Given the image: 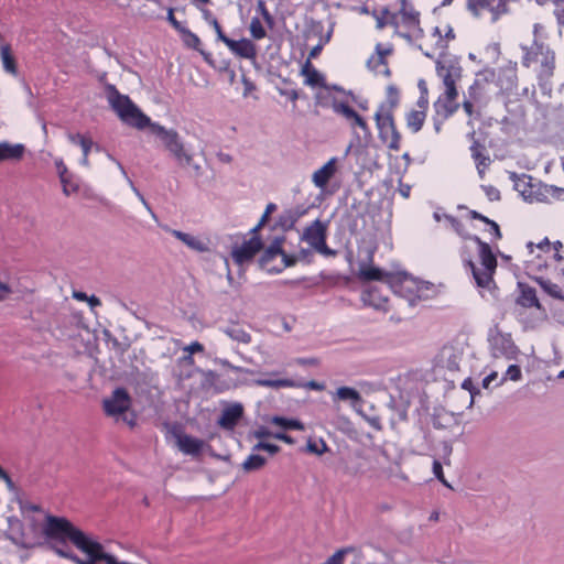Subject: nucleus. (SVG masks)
Wrapping results in <instances>:
<instances>
[{
  "mask_svg": "<svg viewBox=\"0 0 564 564\" xmlns=\"http://www.w3.org/2000/svg\"><path fill=\"white\" fill-rule=\"evenodd\" d=\"M470 240L478 246L479 265L471 260L467 262L471 270L473 276L478 288L492 292L496 286L494 282V273L497 269V259L490 246L482 241L478 236L469 237Z\"/></svg>",
  "mask_w": 564,
  "mask_h": 564,
  "instance_id": "f257e3e1",
  "label": "nucleus"
},
{
  "mask_svg": "<svg viewBox=\"0 0 564 564\" xmlns=\"http://www.w3.org/2000/svg\"><path fill=\"white\" fill-rule=\"evenodd\" d=\"M106 94L109 105L124 123L138 129L149 127L150 118L127 95L120 94L115 85L108 84Z\"/></svg>",
  "mask_w": 564,
  "mask_h": 564,
  "instance_id": "f03ea898",
  "label": "nucleus"
},
{
  "mask_svg": "<svg viewBox=\"0 0 564 564\" xmlns=\"http://www.w3.org/2000/svg\"><path fill=\"white\" fill-rule=\"evenodd\" d=\"M525 52L522 64L530 67L533 63H540L539 80L542 89L547 88V82L553 76L555 68V54L543 43L534 41L531 47L522 46Z\"/></svg>",
  "mask_w": 564,
  "mask_h": 564,
  "instance_id": "7ed1b4c3",
  "label": "nucleus"
},
{
  "mask_svg": "<svg viewBox=\"0 0 564 564\" xmlns=\"http://www.w3.org/2000/svg\"><path fill=\"white\" fill-rule=\"evenodd\" d=\"M44 535L50 540L59 542L69 541L76 547L89 539L80 529L76 528L68 519L47 514L43 528Z\"/></svg>",
  "mask_w": 564,
  "mask_h": 564,
  "instance_id": "20e7f679",
  "label": "nucleus"
},
{
  "mask_svg": "<svg viewBox=\"0 0 564 564\" xmlns=\"http://www.w3.org/2000/svg\"><path fill=\"white\" fill-rule=\"evenodd\" d=\"M523 198L530 203H550L564 199V188L555 185H547L523 174L520 183L517 184Z\"/></svg>",
  "mask_w": 564,
  "mask_h": 564,
  "instance_id": "39448f33",
  "label": "nucleus"
},
{
  "mask_svg": "<svg viewBox=\"0 0 564 564\" xmlns=\"http://www.w3.org/2000/svg\"><path fill=\"white\" fill-rule=\"evenodd\" d=\"M102 406L108 416L117 421L121 419L130 427L137 424V415L130 411L131 398L123 388H117L110 398L104 400Z\"/></svg>",
  "mask_w": 564,
  "mask_h": 564,
  "instance_id": "423d86ee",
  "label": "nucleus"
},
{
  "mask_svg": "<svg viewBox=\"0 0 564 564\" xmlns=\"http://www.w3.org/2000/svg\"><path fill=\"white\" fill-rule=\"evenodd\" d=\"M77 549L84 552L88 556V558L82 560L79 556H77L75 553L68 550L55 549V552L58 556L69 560L75 564H96L100 561L107 564V560H109L110 563H112L110 554L106 553L104 551V546L97 541L87 539L85 542L78 545Z\"/></svg>",
  "mask_w": 564,
  "mask_h": 564,
  "instance_id": "0eeeda50",
  "label": "nucleus"
},
{
  "mask_svg": "<svg viewBox=\"0 0 564 564\" xmlns=\"http://www.w3.org/2000/svg\"><path fill=\"white\" fill-rule=\"evenodd\" d=\"M327 224L319 219L314 220L304 228L301 240L307 242L310 247L319 254L330 258L337 254V251L330 249L327 243Z\"/></svg>",
  "mask_w": 564,
  "mask_h": 564,
  "instance_id": "6e6552de",
  "label": "nucleus"
},
{
  "mask_svg": "<svg viewBox=\"0 0 564 564\" xmlns=\"http://www.w3.org/2000/svg\"><path fill=\"white\" fill-rule=\"evenodd\" d=\"M375 120L381 141L384 142L390 150L399 151L401 147V134L397 130L393 113L376 111Z\"/></svg>",
  "mask_w": 564,
  "mask_h": 564,
  "instance_id": "1a4fd4ad",
  "label": "nucleus"
},
{
  "mask_svg": "<svg viewBox=\"0 0 564 564\" xmlns=\"http://www.w3.org/2000/svg\"><path fill=\"white\" fill-rule=\"evenodd\" d=\"M154 134L161 138L165 148L180 163H188L189 156L186 154L182 142L178 139V134L174 130H166L164 127L158 123L149 124Z\"/></svg>",
  "mask_w": 564,
  "mask_h": 564,
  "instance_id": "9d476101",
  "label": "nucleus"
},
{
  "mask_svg": "<svg viewBox=\"0 0 564 564\" xmlns=\"http://www.w3.org/2000/svg\"><path fill=\"white\" fill-rule=\"evenodd\" d=\"M436 74L442 79L444 90L457 89V83L463 76V67L456 58L438 59Z\"/></svg>",
  "mask_w": 564,
  "mask_h": 564,
  "instance_id": "9b49d317",
  "label": "nucleus"
},
{
  "mask_svg": "<svg viewBox=\"0 0 564 564\" xmlns=\"http://www.w3.org/2000/svg\"><path fill=\"white\" fill-rule=\"evenodd\" d=\"M488 341L491 355L495 358L505 357L507 359H514L519 352L510 334L496 330L490 334Z\"/></svg>",
  "mask_w": 564,
  "mask_h": 564,
  "instance_id": "f8f14e48",
  "label": "nucleus"
},
{
  "mask_svg": "<svg viewBox=\"0 0 564 564\" xmlns=\"http://www.w3.org/2000/svg\"><path fill=\"white\" fill-rule=\"evenodd\" d=\"M262 249L263 242L259 235H251V237L241 245L234 246L230 254L235 263L243 265L249 263Z\"/></svg>",
  "mask_w": 564,
  "mask_h": 564,
  "instance_id": "ddd939ff",
  "label": "nucleus"
},
{
  "mask_svg": "<svg viewBox=\"0 0 564 564\" xmlns=\"http://www.w3.org/2000/svg\"><path fill=\"white\" fill-rule=\"evenodd\" d=\"M375 250L369 248L366 250V258L361 259L358 263L357 276L360 281H387L389 282L392 278L391 273L384 272L381 269L371 265L373 260Z\"/></svg>",
  "mask_w": 564,
  "mask_h": 564,
  "instance_id": "4468645a",
  "label": "nucleus"
},
{
  "mask_svg": "<svg viewBox=\"0 0 564 564\" xmlns=\"http://www.w3.org/2000/svg\"><path fill=\"white\" fill-rule=\"evenodd\" d=\"M214 29L217 33L218 39L223 41L235 55L243 58L256 57V45L250 40L241 39L236 41L227 37L216 20H214Z\"/></svg>",
  "mask_w": 564,
  "mask_h": 564,
  "instance_id": "2eb2a0df",
  "label": "nucleus"
},
{
  "mask_svg": "<svg viewBox=\"0 0 564 564\" xmlns=\"http://www.w3.org/2000/svg\"><path fill=\"white\" fill-rule=\"evenodd\" d=\"M400 17L401 22L408 29H412L414 32L415 39L423 37V29L420 26V12L416 11L412 6L400 8L399 13L390 14L389 23L398 26V18Z\"/></svg>",
  "mask_w": 564,
  "mask_h": 564,
  "instance_id": "dca6fc26",
  "label": "nucleus"
},
{
  "mask_svg": "<svg viewBox=\"0 0 564 564\" xmlns=\"http://www.w3.org/2000/svg\"><path fill=\"white\" fill-rule=\"evenodd\" d=\"M458 98V89L451 88L449 90H444L434 102V110L436 116L442 117L443 120H447L452 117L458 109L459 104L457 101Z\"/></svg>",
  "mask_w": 564,
  "mask_h": 564,
  "instance_id": "f3484780",
  "label": "nucleus"
},
{
  "mask_svg": "<svg viewBox=\"0 0 564 564\" xmlns=\"http://www.w3.org/2000/svg\"><path fill=\"white\" fill-rule=\"evenodd\" d=\"M508 0H468V9L475 15H481L484 12L491 14V20L496 21L501 14L507 12Z\"/></svg>",
  "mask_w": 564,
  "mask_h": 564,
  "instance_id": "a211bd4d",
  "label": "nucleus"
},
{
  "mask_svg": "<svg viewBox=\"0 0 564 564\" xmlns=\"http://www.w3.org/2000/svg\"><path fill=\"white\" fill-rule=\"evenodd\" d=\"M223 405L224 408L217 423L221 429L231 431L242 417L243 406L239 402H223Z\"/></svg>",
  "mask_w": 564,
  "mask_h": 564,
  "instance_id": "6ab92c4d",
  "label": "nucleus"
},
{
  "mask_svg": "<svg viewBox=\"0 0 564 564\" xmlns=\"http://www.w3.org/2000/svg\"><path fill=\"white\" fill-rule=\"evenodd\" d=\"M178 449L194 458L198 457L204 448V442L181 431L174 433Z\"/></svg>",
  "mask_w": 564,
  "mask_h": 564,
  "instance_id": "aec40b11",
  "label": "nucleus"
},
{
  "mask_svg": "<svg viewBox=\"0 0 564 564\" xmlns=\"http://www.w3.org/2000/svg\"><path fill=\"white\" fill-rule=\"evenodd\" d=\"M307 213V208L302 205H297L288 209H284L278 217L275 226L283 231H288L294 228L295 224Z\"/></svg>",
  "mask_w": 564,
  "mask_h": 564,
  "instance_id": "412c9836",
  "label": "nucleus"
},
{
  "mask_svg": "<svg viewBox=\"0 0 564 564\" xmlns=\"http://www.w3.org/2000/svg\"><path fill=\"white\" fill-rule=\"evenodd\" d=\"M254 383L259 387L272 389L306 387L312 390H321L323 388L322 384L316 381H308L307 383L302 384L292 379H257Z\"/></svg>",
  "mask_w": 564,
  "mask_h": 564,
  "instance_id": "4be33fe9",
  "label": "nucleus"
},
{
  "mask_svg": "<svg viewBox=\"0 0 564 564\" xmlns=\"http://www.w3.org/2000/svg\"><path fill=\"white\" fill-rule=\"evenodd\" d=\"M337 171V159L332 158L321 169L316 170L312 175L313 184L321 189H324L329 180Z\"/></svg>",
  "mask_w": 564,
  "mask_h": 564,
  "instance_id": "5701e85b",
  "label": "nucleus"
},
{
  "mask_svg": "<svg viewBox=\"0 0 564 564\" xmlns=\"http://www.w3.org/2000/svg\"><path fill=\"white\" fill-rule=\"evenodd\" d=\"M471 158L476 162V167L479 176L482 178L486 172V169L490 165V158L487 155L486 148L479 141L474 140L470 147Z\"/></svg>",
  "mask_w": 564,
  "mask_h": 564,
  "instance_id": "b1692460",
  "label": "nucleus"
},
{
  "mask_svg": "<svg viewBox=\"0 0 564 564\" xmlns=\"http://www.w3.org/2000/svg\"><path fill=\"white\" fill-rule=\"evenodd\" d=\"M518 286L520 289V295L517 299V304L523 307H536L539 310L542 308L536 296V292L533 288L524 283H519Z\"/></svg>",
  "mask_w": 564,
  "mask_h": 564,
  "instance_id": "393cba45",
  "label": "nucleus"
},
{
  "mask_svg": "<svg viewBox=\"0 0 564 564\" xmlns=\"http://www.w3.org/2000/svg\"><path fill=\"white\" fill-rule=\"evenodd\" d=\"M362 301L366 305L372 306L376 310H388V297L380 294L377 288H369L362 293Z\"/></svg>",
  "mask_w": 564,
  "mask_h": 564,
  "instance_id": "a878e982",
  "label": "nucleus"
},
{
  "mask_svg": "<svg viewBox=\"0 0 564 564\" xmlns=\"http://www.w3.org/2000/svg\"><path fill=\"white\" fill-rule=\"evenodd\" d=\"M171 235L181 240L184 245H186L189 249L195 251H206L208 250V241H203L198 237L192 236L189 234L171 229Z\"/></svg>",
  "mask_w": 564,
  "mask_h": 564,
  "instance_id": "bb28decb",
  "label": "nucleus"
},
{
  "mask_svg": "<svg viewBox=\"0 0 564 564\" xmlns=\"http://www.w3.org/2000/svg\"><path fill=\"white\" fill-rule=\"evenodd\" d=\"M0 59L6 73L12 76L18 75V63L10 44H3L0 46Z\"/></svg>",
  "mask_w": 564,
  "mask_h": 564,
  "instance_id": "cd10ccee",
  "label": "nucleus"
},
{
  "mask_svg": "<svg viewBox=\"0 0 564 564\" xmlns=\"http://www.w3.org/2000/svg\"><path fill=\"white\" fill-rule=\"evenodd\" d=\"M24 153L23 144H11L0 142V162L8 160H20Z\"/></svg>",
  "mask_w": 564,
  "mask_h": 564,
  "instance_id": "c85d7f7f",
  "label": "nucleus"
},
{
  "mask_svg": "<svg viewBox=\"0 0 564 564\" xmlns=\"http://www.w3.org/2000/svg\"><path fill=\"white\" fill-rule=\"evenodd\" d=\"M220 330L235 341L242 344L251 343V335L239 324H232L225 328H220Z\"/></svg>",
  "mask_w": 564,
  "mask_h": 564,
  "instance_id": "c756f323",
  "label": "nucleus"
},
{
  "mask_svg": "<svg viewBox=\"0 0 564 564\" xmlns=\"http://www.w3.org/2000/svg\"><path fill=\"white\" fill-rule=\"evenodd\" d=\"M534 281L541 286V289L551 297L564 301V291L563 289L552 281L544 278H534Z\"/></svg>",
  "mask_w": 564,
  "mask_h": 564,
  "instance_id": "7c9ffc66",
  "label": "nucleus"
},
{
  "mask_svg": "<svg viewBox=\"0 0 564 564\" xmlns=\"http://www.w3.org/2000/svg\"><path fill=\"white\" fill-rule=\"evenodd\" d=\"M399 104V90L397 89L395 86L393 85H390L388 86L387 88V100L386 102H382L377 111H388L390 113H393V110L394 108L398 106Z\"/></svg>",
  "mask_w": 564,
  "mask_h": 564,
  "instance_id": "2f4dec72",
  "label": "nucleus"
},
{
  "mask_svg": "<svg viewBox=\"0 0 564 564\" xmlns=\"http://www.w3.org/2000/svg\"><path fill=\"white\" fill-rule=\"evenodd\" d=\"M442 357L445 359V367L451 371H457L459 369V362L462 360V354L456 351L454 348H444Z\"/></svg>",
  "mask_w": 564,
  "mask_h": 564,
  "instance_id": "473e14b6",
  "label": "nucleus"
},
{
  "mask_svg": "<svg viewBox=\"0 0 564 564\" xmlns=\"http://www.w3.org/2000/svg\"><path fill=\"white\" fill-rule=\"evenodd\" d=\"M265 463H267V459L263 456L256 454L253 452L245 459L241 467H242L243 471L252 473V471L261 469L265 465Z\"/></svg>",
  "mask_w": 564,
  "mask_h": 564,
  "instance_id": "72a5a7b5",
  "label": "nucleus"
},
{
  "mask_svg": "<svg viewBox=\"0 0 564 564\" xmlns=\"http://www.w3.org/2000/svg\"><path fill=\"white\" fill-rule=\"evenodd\" d=\"M426 113L424 110H412L406 115V124L414 132H419L424 123Z\"/></svg>",
  "mask_w": 564,
  "mask_h": 564,
  "instance_id": "f704fd0d",
  "label": "nucleus"
},
{
  "mask_svg": "<svg viewBox=\"0 0 564 564\" xmlns=\"http://www.w3.org/2000/svg\"><path fill=\"white\" fill-rule=\"evenodd\" d=\"M302 73L305 75L306 85L316 87L323 84V76L315 68L311 67L310 61L306 62Z\"/></svg>",
  "mask_w": 564,
  "mask_h": 564,
  "instance_id": "c9c22d12",
  "label": "nucleus"
},
{
  "mask_svg": "<svg viewBox=\"0 0 564 564\" xmlns=\"http://www.w3.org/2000/svg\"><path fill=\"white\" fill-rule=\"evenodd\" d=\"M271 423L274 425H278L280 427H283L284 430H297V431L304 430L303 423L301 421L294 420V419H286L283 416H273L271 419Z\"/></svg>",
  "mask_w": 564,
  "mask_h": 564,
  "instance_id": "e433bc0d",
  "label": "nucleus"
},
{
  "mask_svg": "<svg viewBox=\"0 0 564 564\" xmlns=\"http://www.w3.org/2000/svg\"><path fill=\"white\" fill-rule=\"evenodd\" d=\"M276 257L273 256V254H269V252L267 251V249L263 251V253L261 254V257L259 258V267L267 271L268 273H280L282 271V268H278L276 265H273L272 264V261L275 259Z\"/></svg>",
  "mask_w": 564,
  "mask_h": 564,
  "instance_id": "4c0bfd02",
  "label": "nucleus"
},
{
  "mask_svg": "<svg viewBox=\"0 0 564 564\" xmlns=\"http://www.w3.org/2000/svg\"><path fill=\"white\" fill-rule=\"evenodd\" d=\"M332 108L334 112L341 116L347 123L356 115V111L344 101L334 100L332 104Z\"/></svg>",
  "mask_w": 564,
  "mask_h": 564,
  "instance_id": "58836bf2",
  "label": "nucleus"
},
{
  "mask_svg": "<svg viewBox=\"0 0 564 564\" xmlns=\"http://www.w3.org/2000/svg\"><path fill=\"white\" fill-rule=\"evenodd\" d=\"M336 395L339 400L343 401H351L352 403L359 402L361 400L360 393L350 387H340L336 391Z\"/></svg>",
  "mask_w": 564,
  "mask_h": 564,
  "instance_id": "ea45409f",
  "label": "nucleus"
},
{
  "mask_svg": "<svg viewBox=\"0 0 564 564\" xmlns=\"http://www.w3.org/2000/svg\"><path fill=\"white\" fill-rule=\"evenodd\" d=\"M348 124L349 127L352 129L354 132H356V129L359 128L362 133H364V138L365 139H368L371 137V131H370V128L368 126V123L366 122V120L356 112V115L350 119V121H348Z\"/></svg>",
  "mask_w": 564,
  "mask_h": 564,
  "instance_id": "a19ab883",
  "label": "nucleus"
},
{
  "mask_svg": "<svg viewBox=\"0 0 564 564\" xmlns=\"http://www.w3.org/2000/svg\"><path fill=\"white\" fill-rule=\"evenodd\" d=\"M237 386V378L228 377L224 380L220 379V375H214V391H225Z\"/></svg>",
  "mask_w": 564,
  "mask_h": 564,
  "instance_id": "79ce46f5",
  "label": "nucleus"
},
{
  "mask_svg": "<svg viewBox=\"0 0 564 564\" xmlns=\"http://www.w3.org/2000/svg\"><path fill=\"white\" fill-rule=\"evenodd\" d=\"M180 34H181L182 41L184 42V44L187 47L198 50L200 41L196 34L192 33L186 28L183 31H181Z\"/></svg>",
  "mask_w": 564,
  "mask_h": 564,
  "instance_id": "37998d69",
  "label": "nucleus"
},
{
  "mask_svg": "<svg viewBox=\"0 0 564 564\" xmlns=\"http://www.w3.org/2000/svg\"><path fill=\"white\" fill-rule=\"evenodd\" d=\"M444 218L446 219V221L448 223L451 228L456 234H458L459 236H462L464 238H468L469 239L470 236L465 232L464 225H463V223L460 220H458L457 218H455L452 215H444Z\"/></svg>",
  "mask_w": 564,
  "mask_h": 564,
  "instance_id": "c03bdc74",
  "label": "nucleus"
},
{
  "mask_svg": "<svg viewBox=\"0 0 564 564\" xmlns=\"http://www.w3.org/2000/svg\"><path fill=\"white\" fill-rule=\"evenodd\" d=\"M250 33L256 40H261L267 35L265 30L258 18H252L250 22Z\"/></svg>",
  "mask_w": 564,
  "mask_h": 564,
  "instance_id": "a18cd8bd",
  "label": "nucleus"
},
{
  "mask_svg": "<svg viewBox=\"0 0 564 564\" xmlns=\"http://www.w3.org/2000/svg\"><path fill=\"white\" fill-rule=\"evenodd\" d=\"M306 447L310 453H313L316 455H322L328 451V447L323 440H318V441L308 440Z\"/></svg>",
  "mask_w": 564,
  "mask_h": 564,
  "instance_id": "49530a36",
  "label": "nucleus"
},
{
  "mask_svg": "<svg viewBox=\"0 0 564 564\" xmlns=\"http://www.w3.org/2000/svg\"><path fill=\"white\" fill-rule=\"evenodd\" d=\"M236 73L230 64H226L225 67H219V79L226 84H232L235 82Z\"/></svg>",
  "mask_w": 564,
  "mask_h": 564,
  "instance_id": "de8ad7c7",
  "label": "nucleus"
},
{
  "mask_svg": "<svg viewBox=\"0 0 564 564\" xmlns=\"http://www.w3.org/2000/svg\"><path fill=\"white\" fill-rule=\"evenodd\" d=\"M285 240V237L284 236H281V237H275L274 240L270 243V246L267 248V251L269 252V254H273L275 257L280 256L283 253V249H282V243L284 242Z\"/></svg>",
  "mask_w": 564,
  "mask_h": 564,
  "instance_id": "09e8293b",
  "label": "nucleus"
},
{
  "mask_svg": "<svg viewBox=\"0 0 564 564\" xmlns=\"http://www.w3.org/2000/svg\"><path fill=\"white\" fill-rule=\"evenodd\" d=\"M259 451H265L270 455L273 456L280 451V447L275 444L265 443V442L260 441L257 444H254L252 447V452H259Z\"/></svg>",
  "mask_w": 564,
  "mask_h": 564,
  "instance_id": "8fccbe9b",
  "label": "nucleus"
},
{
  "mask_svg": "<svg viewBox=\"0 0 564 564\" xmlns=\"http://www.w3.org/2000/svg\"><path fill=\"white\" fill-rule=\"evenodd\" d=\"M93 145H94V142L89 137H86L85 140H80L79 147L82 148V151H83V159H82L83 165H86V166L89 165L88 155H89V152H90Z\"/></svg>",
  "mask_w": 564,
  "mask_h": 564,
  "instance_id": "3c124183",
  "label": "nucleus"
},
{
  "mask_svg": "<svg viewBox=\"0 0 564 564\" xmlns=\"http://www.w3.org/2000/svg\"><path fill=\"white\" fill-rule=\"evenodd\" d=\"M510 379L512 381H519L521 380L522 378V372H521V369L519 366L517 365H511L508 367L507 371H506V375L505 377L502 378V381H505L506 379Z\"/></svg>",
  "mask_w": 564,
  "mask_h": 564,
  "instance_id": "603ef678",
  "label": "nucleus"
},
{
  "mask_svg": "<svg viewBox=\"0 0 564 564\" xmlns=\"http://www.w3.org/2000/svg\"><path fill=\"white\" fill-rule=\"evenodd\" d=\"M257 12L260 13L263 20L271 26L273 24V17L270 14L267 9L264 0H258L257 2Z\"/></svg>",
  "mask_w": 564,
  "mask_h": 564,
  "instance_id": "864d4df0",
  "label": "nucleus"
},
{
  "mask_svg": "<svg viewBox=\"0 0 564 564\" xmlns=\"http://www.w3.org/2000/svg\"><path fill=\"white\" fill-rule=\"evenodd\" d=\"M474 101H476L475 99H465L462 104V107L464 109V111L466 112V115L469 117V120H468V124H471V121H473V117L475 115H477V117H479V112H476L475 110V107H474Z\"/></svg>",
  "mask_w": 564,
  "mask_h": 564,
  "instance_id": "5fc2aeb1",
  "label": "nucleus"
},
{
  "mask_svg": "<svg viewBox=\"0 0 564 564\" xmlns=\"http://www.w3.org/2000/svg\"><path fill=\"white\" fill-rule=\"evenodd\" d=\"M433 474L434 476L446 487L451 488V485L447 482V480L444 477L443 467L442 464L438 460L433 462Z\"/></svg>",
  "mask_w": 564,
  "mask_h": 564,
  "instance_id": "6e6d98bb",
  "label": "nucleus"
},
{
  "mask_svg": "<svg viewBox=\"0 0 564 564\" xmlns=\"http://www.w3.org/2000/svg\"><path fill=\"white\" fill-rule=\"evenodd\" d=\"M482 189L490 202L500 200V192L492 185H484Z\"/></svg>",
  "mask_w": 564,
  "mask_h": 564,
  "instance_id": "4d7b16f0",
  "label": "nucleus"
},
{
  "mask_svg": "<svg viewBox=\"0 0 564 564\" xmlns=\"http://www.w3.org/2000/svg\"><path fill=\"white\" fill-rule=\"evenodd\" d=\"M273 434L274 433H271L265 426H260L257 430L252 431L250 436L259 441H262L263 438L267 437H273Z\"/></svg>",
  "mask_w": 564,
  "mask_h": 564,
  "instance_id": "13d9d810",
  "label": "nucleus"
},
{
  "mask_svg": "<svg viewBox=\"0 0 564 564\" xmlns=\"http://www.w3.org/2000/svg\"><path fill=\"white\" fill-rule=\"evenodd\" d=\"M551 242L547 238H544L540 243L534 245L533 242H528L527 248L532 253L534 248H538L542 251H549L550 250Z\"/></svg>",
  "mask_w": 564,
  "mask_h": 564,
  "instance_id": "bf43d9fd",
  "label": "nucleus"
},
{
  "mask_svg": "<svg viewBox=\"0 0 564 564\" xmlns=\"http://www.w3.org/2000/svg\"><path fill=\"white\" fill-rule=\"evenodd\" d=\"M281 265H279L278 268H282V270L288 267H293L297 262L296 256H289L284 251L281 254Z\"/></svg>",
  "mask_w": 564,
  "mask_h": 564,
  "instance_id": "052dcab7",
  "label": "nucleus"
},
{
  "mask_svg": "<svg viewBox=\"0 0 564 564\" xmlns=\"http://www.w3.org/2000/svg\"><path fill=\"white\" fill-rule=\"evenodd\" d=\"M462 388L464 390L469 391L471 400H474V397L476 393H479V391H475V387H474L473 380L470 378H467L463 381ZM470 402L473 403V401H470Z\"/></svg>",
  "mask_w": 564,
  "mask_h": 564,
  "instance_id": "680f3d73",
  "label": "nucleus"
},
{
  "mask_svg": "<svg viewBox=\"0 0 564 564\" xmlns=\"http://www.w3.org/2000/svg\"><path fill=\"white\" fill-rule=\"evenodd\" d=\"M167 20L176 31L181 32L185 29V26L180 21L176 20L175 15L173 13V10L169 11Z\"/></svg>",
  "mask_w": 564,
  "mask_h": 564,
  "instance_id": "e2e57ef3",
  "label": "nucleus"
},
{
  "mask_svg": "<svg viewBox=\"0 0 564 564\" xmlns=\"http://www.w3.org/2000/svg\"><path fill=\"white\" fill-rule=\"evenodd\" d=\"M242 84H243V97H247L251 91H253L256 89V86L249 79L247 78L245 75H242Z\"/></svg>",
  "mask_w": 564,
  "mask_h": 564,
  "instance_id": "0e129e2a",
  "label": "nucleus"
},
{
  "mask_svg": "<svg viewBox=\"0 0 564 564\" xmlns=\"http://www.w3.org/2000/svg\"><path fill=\"white\" fill-rule=\"evenodd\" d=\"M479 86H480V84L478 80H475L474 84L471 86H469L468 99H475V100L479 99V94H478Z\"/></svg>",
  "mask_w": 564,
  "mask_h": 564,
  "instance_id": "69168bd1",
  "label": "nucleus"
},
{
  "mask_svg": "<svg viewBox=\"0 0 564 564\" xmlns=\"http://www.w3.org/2000/svg\"><path fill=\"white\" fill-rule=\"evenodd\" d=\"M487 225L490 227L489 231L494 236V238L495 239H500L501 238V232H500L499 225L496 221L491 220V219H489Z\"/></svg>",
  "mask_w": 564,
  "mask_h": 564,
  "instance_id": "338daca9",
  "label": "nucleus"
},
{
  "mask_svg": "<svg viewBox=\"0 0 564 564\" xmlns=\"http://www.w3.org/2000/svg\"><path fill=\"white\" fill-rule=\"evenodd\" d=\"M269 217L270 216L264 212L259 223L250 230V235H258L259 230L267 224Z\"/></svg>",
  "mask_w": 564,
  "mask_h": 564,
  "instance_id": "774afa93",
  "label": "nucleus"
}]
</instances>
